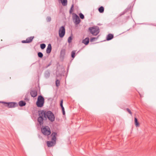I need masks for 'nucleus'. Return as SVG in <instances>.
<instances>
[{
	"instance_id": "17",
	"label": "nucleus",
	"mask_w": 156,
	"mask_h": 156,
	"mask_svg": "<svg viewBox=\"0 0 156 156\" xmlns=\"http://www.w3.org/2000/svg\"><path fill=\"white\" fill-rule=\"evenodd\" d=\"M19 105L20 106L23 107L26 105V103L25 101H21L19 102Z\"/></svg>"
},
{
	"instance_id": "15",
	"label": "nucleus",
	"mask_w": 156,
	"mask_h": 156,
	"mask_svg": "<svg viewBox=\"0 0 156 156\" xmlns=\"http://www.w3.org/2000/svg\"><path fill=\"white\" fill-rule=\"evenodd\" d=\"M50 73L48 70H46L44 73V77L46 78H48L50 76Z\"/></svg>"
},
{
	"instance_id": "35",
	"label": "nucleus",
	"mask_w": 156,
	"mask_h": 156,
	"mask_svg": "<svg viewBox=\"0 0 156 156\" xmlns=\"http://www.w3.org/2000/svg\"><path fill=\"white\" fill-rule=\"evenodd\" d=\"M61 108L62 109V108H64V107H63V106H61Z\"/></svg>"
},
{
	"instance_id": "26",
	"label": "nucleus",
	"mask_w": 156,
	"mask_h": 156,
	"mask_svg": "<svg viewBox=\"0 0 156 156\" xmlns=\"http://www.w3.org/2000/svg\"><path fill=\"white\" fill-rule=\"evenodd\" d=\"M73 6H74L73 5V4L72 5L71 7L69 10V13L70 14H71L73 11Z\"/></svg>"
},
{
	"instance_id": "22",
	"label": "nucleus",
	"mask_w": 156,
	"mask_h": 156,
	"mask_svg": "<svg viewBox=\"0 0 156 156\" xmlns=\"http://www.w3.org/2000/svg\"><path fill=\"white\" fill-rule=\"evenodd\" d=\"M45 47L46 45L44 44H42L40 45V47L42 49H44L45 48Z\"/></svg>"
},
{
	"instance_id": "20",
	"label": "nucleus",
	"mask_w": 156,
	"mask_h": 156,
	"mask_svg": "<svg viewBox=\"0 0 156 156\" xmlns=\"http://www.w3.org/2000/svg\"><path fill=\"white\" fill-rule=\"evenodd\" d=\"M98 10L100 13H102L104 12V9L103 6H101L98 8Z\"/></svg>"
},
{
	"instance_id": "12",
	"label": "nucleus",
	"mask_w": 156,
	"mask_h": 156,
	"mask_svg": "<svg viewBox=\"0 0 156 156\" xmlns=\"http://www.w3.org/2000/svg\"><path fill=\"white\" fill-rule=\"evenodd\" d=\"M51 44H48V47L46 49V52L48 54L50 53L51 50Z\"/></svg>"
},
{
	"instance_id": "16",
	"label": "nucleus",
	"mask_w": 156,
	"mask_h": 156,
	"mask_svg": "<svg viewBox=\"0 0 156 156\" xmlns=\"http://www.w3.org/2000/svg\"><path fill=\"white\" fill-rule=\"evenodd\" d=\"M34 38V36H31L27 38L26 39V40L27 41L28 43L31 42Z\"/></svg>"
},
{
	"instance_id": "18",
	"label": "nucleus",
	"mask_w": 156,
	"mask_h": 156,
	"mask_svg": "<svg viewBox=\"0 0 156 156\" xmlns=\"http://www.w3.org/2000/svg\"><path fill=\"white\" fill-rule=\"evenodd\" d=\"M63 6H66L67 4V0H60Z\"/></svg>"
},
{
	"instance_id": "32",
	"label": "nucleus",
	"mask_w": 156,
	"mask_h": 156,
	"mask_svg": "<svg viewBox=\"0 0 156 156\" xmlns=\"http://www.w3.org/2000/svg\"><path fill=\"white\" fill-rule=\"evenodd\" d=\"M22 42L23 43H28L26 40H23L22 41Z\"/></svg>"
},
{
	"instance_id": "31",
	"label": "nucleus",
	"mask_w": 156,
	"mask_h": 156,
	"mask_svg": "<svg viewBox=\"0 0 156 156\" xmlns=\"http://www.w3.org/2000/svg\"><path fill=\"white\" fill-rule=\"evenodd\" d=\"M63 100H62L60 103V106L61 107L63 106Z\"/></svg>"
},
{
	"instance_id": "4",
	"label": "nucleus",
	"mask_w": 156,
	"mask_h": 156,
	"mask_svg": "<svg viewBox=\"0 0 156 156\" xmlns=\"http://www.w3.org/2000/svg\"><path fill=\"white\" fill-rule=\"evenodd\" d=\"M90 32L93 35H97L99 32V29L98 26H93L89 28Z\"/></svg>"
},
{
	"instance_id": "34",
	"label": "nucleus",
	"mask_w": 156,
	"mask_h": 156,
	"mask_svg": "<svg viewBox=\"0 0 156 156\" xmlns=\"http://www.w3.org/2000/svg\"><path fill=\"white\" fill-rule=\"evenodd\" d=\"M95 39V37H92L90 39V41H93Z\"/></svg>"
},
{
	"instance_id": "5",
	"label": "nucleus",
	"mask_w": 156,
	"mask_h": 156,
	"mask_svg": "<svg viewBox=\"0 0 156 156\" xmlns=\"http://www.w3.org/2000/svg\"><path fill=\"white\" fill-rule=\"evenodd\" d=\"M0 103L4 104V105L6 107L9 108H13L17 107L18 106L17 103L14 102H5L0 101Z\"/></svg>"
},
{
	"instance_id": "2",
	"label": "nucleus",
	"mask_w": 156,
	"mask_h": 156,
	"mask_svg": "<svg viewBox=\"0 0 156 156\" xmlns=\"http://www.w3.org/2000/svg\"><path fill=\"white\" fill-rule=\"evenodd\" d=\"M57 133L56 132H53L51 134L52 136L51 141H47V145L48 147H50L54 146L56 144V136Z\"/></svg>"
},
{
	"instance_id": "24",
	"label": "nucleus",
	"mask_w": 156,
	"mask_h": 156,
	"mask_svg": "<svg viewBox=\"0 0 156 156\" xmlns=\"http://www.w3.org/2000/svg\"><path fill=\"white\" fill-rule=\"evenodd\" d=\"M37 55L38 57L40 58H42L43 56V54L41 52H39Z\"/></svg>"
},
{
	"instance_id": "21",
	"label": "nucleus",
	"mask_w": 156,
	"mask_h": 156,
	"mask_svg": "<svg viewBox=\"0 0 156 156\" xmlns=\"http://www.w3.org/2000/svg\"><path fill=\"white\" fill-rule=\"evenodd\" d=\"M76 51H73L71 53V57L73 59L75 56Z\"/></svg>"
},
{
	"instance_id": "1",
	"label": "nucleus",
	"mask_w": 156,
	"mask_h": 156,
	"mask_svg": "<svg viewBox=\"0 0 156 156\" xmlns=\"http://www.w3.org/2000/svg\"><path fill=\"white\" fill-rule=\"evenodd\" d=\"M38 116L37 121L40 126L43 123L44 118H48L51 122H53L55 120V115L51 111H38Z\"/></svg>"
},
{
	"instance_id": "3",
	"label": "nucleus",
	"mask_w": 156,
	"mask_h": 156,
	"mask_svg": "<svg viewBox=\"0 0 156 156\" xmlns=\"http://www.w3.org/2000/svg\"><path fill=\"white\" fill-rule=\"evenodd\" d=\"M44 103V99L43 96L39 95L38 96L37 101L36 102V105L38 107H42Z\"/></svg>"
},
{
	"instance_id": "28",
	"label": "nucleus",
	"mask_w": 156,
	"mask_h": 156,
	"mask_svg": "<svg viewBox=\"0 0 156 156\" xmlns=\"http://www.w3.org/2000/svg\"><path fill=\"white\" fill-rule=\"evenodd\" d=\"M72 38L71 36L69 37L68 40V41L69 43H70L71 42V40H72Z\"/></svg>"
},
{
	"instance_id": "29",
	"label": "nucleus",
	"mask_w": 156,
	"mask_h": 156,
	"mask_svg": "<svg viewBox=\"0 0 156 156\" xmlns=\"http://www.w3.org/2000/svg\"><path fill=\"white\" fill-rule=\"evenodd\" d=\"M126 110L129 114H130L131 115H132V113L130 110L129 108H127Z\"/></svg>"
},
{
	"instance_id": "13",
	"label": "nucleus",
	"mask_w": 156,
	"mask_h": 156,
	"mask_svg": "<svg viewBox=\"0 0 156 156\" xmlns=\"http://www.w3.org/2000/svg\"><path fill=\"white\" fill-rule=\"evenodd\" d=\"M89 38L88 37H87L82 41V43L87 45L89 44Z\"/></svg>"
},
{
	"instance_id": "14",
	"label": "nucleus",
	"mask_w": 156,
	"mask_h": 156,
	"mask_svg": "<svg viewBox=\"0 0 156 156\" xmlns=\"http://www.w3.org/2000/svg\"><path fill=\"white\" fill-rule=\"evenodd\" d=\"M114 37V35L113 34H109L107 37V41H109L112 39Z\"/></svg>"
},
{
	"instance_id": "33",
	"label": "nucleus",
	"mask_w": 156,
	"mask_h": 156,
	"mask_svg": "<svg viewBox=\"0 0 156 156\" xmlns=\"http://www.w3.org/2000/svg\"><path fill=\"white\" fill-rule=\"evenodd\" d=\"M51 62L49 63L46 66V68H47V67H49V66H51Z\"/></svg>"
},
{
	"instance_id": "8",
	"label": "nucleus",
	"mask_w": 156,
	"mask_h": 156,
	"mask_svg": "<svg viewBox=\"0 0 156 156\" xmlns=\"http://www.w3.org/2000/svg\"><path fill=\"white\" fill-rule=\"evenodd\" d=\"M73 20L76 25L79 24L80 22V20L78 16L76 14H73Z\"/></svg>"
},
{
	"instance_id": "11",
	"label": "nucleus",
	"mask_w": 156,
	"mask_h": 156,
	"mask_svg": "<svg viewBox=\"0 0 156 156\" xmlns=\"http://www.w3.org/2000/svg\"><path fill=\"white\" fill-rule=\"evenodd\" d=\"M66 53V50L65 49H62L60 53V57L64 58Z\"/></svg>"
},
{
	"instance_id": "23",
	"label": "nucleus",
	"mask_w": 156,
	"mask_h": 156,
	"mask_svg": "<svg viewBox=\"0 0 156 156\" xmlns=\"http://www.w3.org/2000/svg\"><path fill=\"white\" fill-rule=\"evenodd\" d=\"M56 85L57 87H58L60 85V81L58 80H57L55 81Z\"/></svg>"
},
{
	"instance_id": "27",
	"label": "nucleus",
	"mask_w": 156,
	"mask_h": 156,
	"mask_svg": "<svg viewBox=\"0 0 156 156\" xmlns=\"http://www.w3.org/2000/svg\"><path fill=\"white\" fill-rule=\"evenodd\" d=\"M51 18L50 16H48L46 18V20L47 22H49L51 21Z\"/></svg>"
},
{
	"instance_id": "7",
	"label": "nucleus",
	"mask_w": 156,
	"mask_h": 156,
	"mask_svg": "<svg viewBox=\"0 0 156 156\" xmlns=\"http://www.w3.org/2000/svg\"><path fill=\"white\" fill-rule=\"evenodd\" d=\"M58 33L59 36L61 38H62L64 36L65 34V29L64 26H62L60 28Z\"/></svg>"
},
{
	"instance_id": "25",
	"label": "nucleus",
	"mask_w": 156,
	"mask_h": 156,
	"mask_svg": "<svg viewBox=\"0 0 156 156\" xmlns=\"http://www.w3.org/2000/svg\"><path fill=\"white\" fill-rule=\"evenodd\" d=\"M79 16L81 19H83L84 18V15L82 13H80L79 14Z\"/></svg>"
},
{
	"instance_id": "9",
	"label": "nucleus",
	"mask_w": 156,
	"mask_h": 156,
	"mask_svg": "<svg viewBox=\"0 0 156 156\" xmlns=\"http://www.w3.org/2000/svg\"><path fill=\"white\" fill-rule=\"evenodd\" d=\"M127 12H129V14H130V15L131 14V10L130 7H128L123 12H122L121 13L119 14V16H121Z\"/></svg>"
},
{
	"instance_id": "19",
	"label": "nucleus",
	"mask_w": 156,
	"mask_h": 156,
	"mask_svg": "<svg viewBox=\"0 0 156 156\" xmlns=\"http://www.w3.org/2000/svg\"><path fill=\"white\" fill-rule=\"evenodd\" d=\"M134 123L136 127L139 126V123L138 121V120L136 117L134 118Z\"/></svg>"
},
{
	"instance_id": "10",
	"label": "nucleus",
	"mask_w": 156,
	"mask_h": 156,
	"mask_svg": "<svg viewBox=\"0 0 156 156\" xmlns=\"http://www.w3.org/2000/svg\"><path fill=\"white\" fill-rule=\"evenodd\" d=\"M30 94L32 97L34 98L37 96V90H32L30 91Z\"/></svg>"
},
{
	"instance_id": "30",
	"label": "nucleus",
	"mask_w": 156,
	"mask_h": 156,
	"mask_svg": "<svg viewBox=\"0 0 156 156\" xmlns=\"http://www.w3.org/2000/svg\"><path fill=\"white\" fill-rule=\"evenodd\" d=\"M62 114L63 115H65V109L64 108H62Z\"/></svg>"
},
{
	"instance_id": "6",
	"label": "nucleus",
	"mask_w": 156,
	"mask_h": 156,
	"mask_svg": "<svg viewBox=\"0 0 156 156\" xmlns=\"http://www.w3.org/2000/svg\"><path fill=\"white\" fill-rule=\"evenodd\" d=\"M42 133L45 135L48 136L51 133L50 128L48 126H45L41 128Z\"/></svg>"
}]
</instances>
